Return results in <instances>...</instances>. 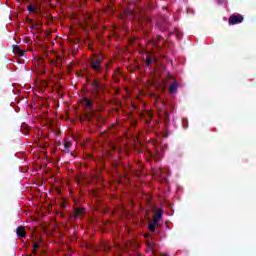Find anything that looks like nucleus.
<instances>
[{
  "label": "nucleus",
  "instance_id": "9",
  "mask_svg": "<svg viewBox=\"0 0 256 256\" xmlns=\"http://www.w3.org/2000/svg\"><path fill=\"white\" fill-rule=\"evenodd\" d=\"M14 51L18 57H23V55H25V51L21 50L19 46H15Z\"/></svg>",
  "mask_w": 256,
  "mask_h": 256
},
{
  "label": "nucleus",
  "instance_id": "15",
  "mask_svg": "<svg viewBox=\"0 0 256 256\" xmlns=\"http://www.w3.org/2000/svg\"><path fill=\"white\" fill-rule=\"evenodd\" d=\"M37 8L35 6H33V4H29L28 5V11L29 13H34V11L36 10Z\"/></svg>",
  "mask_w": 256,
  "mask_h": 256
},
{
  "label": "nucleus",
  "instance_id": "18",
  "mask_svg": "<svg viewBox=\"0 0 256 256\" xmlns=\"http://www.w3.org/2000/svg\"><path fill=\"white\" fill-rule=\"evenodd\" d=\"M165 119V123H169V121H171V119L169 118V116H164Z\"/></svg>",
  "mask_w": 256,
  "mask_h": 256
},
{
  "label": "nucleus",
  "instance_id": "20",
  "mask_svg": "<svg viewBox=\"0 0 256 256\" xmlns=\"http://www.w3.org/2000/svg\"><path fill=\"white\" fill-rule=\"evenodd\" d=\"M168 79H172V80H173V79H174V78H173V75L168 74Z\"/></svg>",
  "mask_w": 256,
  "mask_h": 256
},
{
  "label": "nucleus",
  "instance_id": "1",
  "mask_svg": "<svg viewBox=\"0 0 256 256\" xmlns=\"http://www.w3.org/2000/svg\"><path fill=\"white\" fill-rule=\"evenodd\" d=\"M82 105H84V107H86V114L84 116V119H86V121H92L93 117H95V109L93 101H91L89 98L84 97L82 100Z\"/></svg>",
  "mask_w": 256,
  "mask_h": 256
},
{
  "label": "nucleus",
  "instance_id": "7",
  "mask_svg": "<svg viewBox=\"0 0 256 256\" xmlns=\"http://www.w3.org/2000/svg\"><path fill=\"white\" fill-rule=\"evenodd\" d=\"M85 215V208L80 207V208H75L74 210V219H77L81 216Z\"/></svg>",
  "mask_w": 256,
  "mask_h": 256
},
{
  "label": "nucleus",
  "instance_id": "14",
  "mask_svg": "<svg viewBox=\"0 0 256 256\" xmlns=\"http://www.w3.org/2000/svg\"><path fill=\"white\" fill-rule=\"evenodd\" d=\"M152 63H153V58L147 56L146 57V65H147V67H150V65H152Z\"/></svg>",
  "mask_w": 256,
  "mask_h": 256
},
{
  "label": "nucleus",
  "instance_id": "11",
  "mask_svg": "<svg viewBox=\"0 0 256 256\" xmlns=\"http://www.w3.org/2000/svg\"><path fill=\"white\" fill-rule=\"evenodd\" d=\"M71 145H72V143L71 142H65L64 143V149L62 150V151H64V153H69L71 150H69L70 149V147H71Z\"/></svg>",
  "mask_w": 256,
  "mask_h": 256
},
{
  "label": "nucleus",
  "instance_id": "24",
  "mask_svg": "<svg viewBox=\"0 0 256 256\" xmlns=\"http://www.w3.org/2000/svg\"><path fill=\"white\" fill-rule=\"evenodd\" d=\"M17 1V3H21V0H16Z\"/></svg>",
  "mask_w": 256,
  "mask_h": 256
},
{
  "label": "nucleus",
  "instance_id": "16",
  "mask_svg": "<svg viewBox=\"0 0 256 256\" xmlns=\"http://www.w3.org/2000/svg\"><path fill=\"white\" fill-rule=\"evenodd\" d=\"M41 25H43L42 23H35L34 25H32L31 27H30V29L31 30H33V29H38V27H41Z\"/></svg>",
  "mask_w": 256,
  "mask_h": 256
},
{
  "label": "nucleus",
  "instance_id": "17",
  "mask_svg": "<svg viewBox=\"0 0 256 256\" xmlns=\"http://www.w3.org/2000/svg\"><path fill=\"white\" fill-rule=\"evenodd\" d=\"M171 115V111L164 110V117H169Z\"/></svg>",
  "mask_w": 256,
  "mask_h": 256
},
{
  "label": "nucleus",
  "instance_id": "8",
  "mask_svg": "<svg viewBox=\"0 0 256 256\" xmlns=\"http://www.w3.org/2000/svg\"><path fill=\"white\" fill-rule=\"evenodd\" d=\"M179 87V84L177 82H173L169 88L170 93H177V89Z\"/></svg>",
  "mask_w": 256,
  "mask_h": 256
},
{
  "label": "nucleus",
  "instance_id": "19",
  "mask_svg": "<svg viewBox=\"0 0 256 256\" xmlns=\"http://www.w3.org/2000/svg\"><path fill=\"white\" fill-rule=\"evenodd\" d=\"M29 3V0H20V3Z\"/></svg>",
  "mask_w": 256,
  "mask_h": 256
},
{
  "label": "nucleus",
  "instance_id": "3",
  "mask_svg": "<svg viewBox=\"0 0 256 256\" xmlns=\"http://www.w3.org/2000/svg\"><path fill=\"white\" fill-rule=\"evenodd\" d=\"M243 15L241 14H232L228 19L229 25H239V23H243Z\"/></svg>",
  "mask_w": 256,
  "mask_h": 256
},
{
  "label": "nucleus",
  "instance_id": "10",
  "mask_svg": "<svg viewBox=\"0 0 256 256\" xmlns=\"http://www.w3.org/2000/svg\"><path fill=\"white\" fill-rule=\"evenodd\" d=\"M147 247L148 250L152 252V255L157 256V254H155V244L148 242Z\"/></svg>",
  "mask_w": 256,
  "mask_h": 256
},
{
  "label": "nucleus",
  "instance_id": "12",
  "mask_svg": "<svg viewBox=\"0 0 256 256\" xmlns=\"http://www.w3.org/2000/svg\"><path fill=\"white\" fill-rule=\"evenodd\" d=\"M157 225H158V222H155V221L149 223L148 224L149 231H152V232L155 231V228L157 227Z\"/></svg>",
  "mask_w": 256,
  "mask_h": 256
},
{
  "label": "nucleus",
  "instance_id": "6",
  "mask_svg": "<svg viewBox=\"0 0 256 256\" xmlns=\"http://www.w3.org/2000/svg\"><path fill=\"white\" fill-rule=\"evenodd\" d=\"M161 219H163V210L161 208H159L157 210V212L153 215V221L155 223H159V221H161Z\"/></svg>",
  "mask_w": 256,
  "mask_h": 256
},
{
  "label": "nucleus",
  "instance_id": "22",
  "mask_svg": "<svg viewBox=\"0 0 256 256\" xmlns=\"http://www.w3.org/2000/svg\"><path fill=\"white\" fill-rule=\"evenodd\" d=\"M105 67H106V72H107V69L109 68V64H105Z\"/></svg>",
  "mask_w": 256,
  "mask_h": 256
},
{
  "label": "nucleus",
  "instance_id": "5",
  "mask_svg": "<svg viewBox=\"0 0 256 256\" xmlns=\"http://www.w3.org/2000/svg\"><path fill=\"white\" fill-rule=\"evenodd\" d=\"M16 235L19 239H25L27 237V231L24 226H18L16 229Z\"/></svg>",
  "mask_w": 256,
  "mask_h": 256
},
{
  "label": "nucleus",
  "instance_id": "13",
  "mask_svg": "<svg viewBox=\"0 0 256 256\" xmlns=\"http://www.w3.org/2000/svg\"><path fill=\"white\" fill-rule=\"evenodd\" d=\"M32 247H33L32 255H36L37 249H39V247H41V245H39V243H34Z\"/></svg>",
  "mask_w": 256,
  "mask_h": 256
},
{
  "label": "nucleus",
  "instance_id": "2",
  "mask_svg": "<svg viewBox=\"0 0 256 256\" xmlns=\"http://www.w3.org/2000/svg\"><path fill=\"white\" fill-rule=\"evenodd\" d=\"M102 65H103V57H101V56L92 58V60L90 62V67H91L92 71H94L95 73H101L104 71Z\"/></svg>",
  "mask_w": 256,
  "mask_h": 256
},
{
  "label": "nucleus",
  "instance_id": "23",
  "mask_svg": "<svg viewBox=\"0 0 256 256\" xmlns=\"http://www.w3.org/2000/svg\"><path fill=\"white\" fill-rule=\"evenodd\" d=\"M217 1H218V3H220V4L223 3V0H217Z\"/></svg>",
  "mask_w": 256,
  "mask_h": 256
},
{
  "label": "nucleus",
  "instance_id": "4",
  "mask_svg": "<svg viewBox=\"0 0 256 256\" xmlns=\"http://www.w3.org/2000/svg\"><path fill=\"white\" fill-rule=\"evenodd\" d=\"M103 89V85H101V83H99V81L94 80L92 82V93L93 95H95L96 97H99L101 95V90Z\"/></svg>",
  "mask_w": 256,
  "mask_h": 256
},
{
  "label": "nucleus",
  "instance_id": "21",
  "mask_svg": "<svg viewBox=\"0 0 256 256\" xmlns=\"http://www.w3.org/2000/svg\"><path fill=\"white\" fill-rule=\"evenodd\" d=\"M156 39H158V41H159V39H162V36L161 35H157Z\"/></svg>",
  "mask_w": 256,
  "mask_h": 256
}]
</instances>
